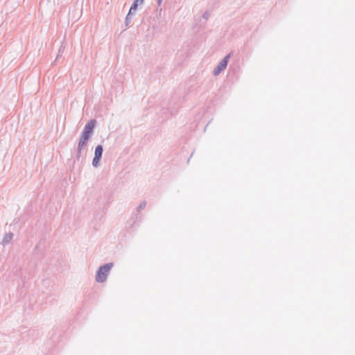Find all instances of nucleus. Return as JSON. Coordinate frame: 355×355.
<instances>
[{"instance_id": "nucleus-1", "label": "nucleus", "mask_w": 355, "mask_h": 355, "mask_svg": "<svg viewBox=\"0 0 355 355\" xmlns=\"http://www.w3.org/2000/svg\"><path fill=\"white\" fill-rule=\"evenodd\" d=\"M96 125V121L95 119H90L85 125L81 132L76 148V160L78 161L80 158L83 156V153L87 147V144L89 140L93 135Z\"/></svg>"}, {"instance_id": "nucleus-10", "label": "nucleus", "mask_w": 355, "mask_h": 355, "mask_svg": "<svg viewBox=\"0 0 355 355\" xmlns=\"http://www.w3.org/2000/svg\"><path fill=\"white\" fill-rule=\"evenodd\" d=\"M137 10H132V8L130 7V10H129V12H128V15H131L132 13H134Z\"/></svg>"}, {"instance_id": "nucleus-5", "label": "nucleus", "mask_w": 355, "mask_h": 355, "mask_svg": "<svg viewBox=\"0 0 355 355\" xmlns=\"http://www.w3.org/2000/svg\"><path fill=\"white\" fill-rule=\"evenodd\" d=\"M231 54L227 55L218 64L217 67H227Z\"/></svg>"}, {"instance_id": "nucleus-6", "label": "nucleus", "mask_w": 355, "mask_h": 355, "mask_svg": "<svg viewBox=\"0 0 355 355\" xmlns=\"http://www.w3.org/2000/svg\"><path fill=\"white\" fill-rule=\"evenodd\" d=\"M146 206V202L143 201L140 203V205L137 207V211L138 212H140L142 209H144Z\"/></svg>"}, {"instance_id": "nucleus-7", "label": "nucleus", "mask_w": 355, "mask_h": 355, "mask_svg": "<svg viewBox=\"0 0 355 355\" xmlns=\"http://www.w3.org/2000/svg\"><path fill=\"white\" fill-rule=\"evenodd\" d=\"M225 69V68H215V69H214V71H213V74H214V76H218V75L221 73V71H222L223 69Z\"/></svg>"}, {"instance_id": "nucleus-4", "label": "nucleus", "mask_w": 355, "mask_h": 355, "mask_svg": "<svg viewBox=\"0 0 355 355\" xmlns=\"http://www.w3.org/2000/svg\"><path fill=\"white\" fill-rule=\"evenodd\" d=\"M12 238H13L12 233H11V232L6 233L3 238V240H2V243H1L2 245H8L11 241Z\"/></svg>"}, {"instance_id": "nucleus-8", "label": "nucleus", "mask_w": 355, "mask_h": 355, "mask_svg": "<svg viewBox=\"0 0 355 355\" xmlns=\"http://www.w3.org/2000/svg\"><path fill=\"white\" fill-rule=\"evenodd\" d=\"M139 4H140L139 1H137V0H134V2L131 6L132 10H137Z\"/></svg>"}, {"instance_id": "nucleus-2", "label": "nucleus", "mask_w": 355, "mask_h": 355, "mask_svg": "<svg viewBox=\"0 0 355 355\" xmlns=\"http://www.w3.org/2000/svg\"><path fill=\"white\" fill-rule=\"evenodd\" d=\"M113 265V263H107L101 266L96 272V281L99 283L105 282Z\"/></svg>"}, {"instance_id": "nucleus-3", "label": "nucleus", "mask_w": 355, "mask_h": 355, "mask_svg": "<svg viewBox=\"0 0 355 355\" xmlns=\"http://www.w3.org/2000/svg\"><path fill=\"white\" fill-rule=\"evenodd\" d=\"M103 152V146L101 145H98L95 148L94 157L92 160V165L94 167H98L99 166V162L102 157Z\"/></svg>"}, {"instance_id": "nucleus-11", "label": "nucleus", "mask_w": 355, "mask_h": 355, "mask_svg": "<svg viewBox=\"0 0 355 355\" xmlns=\"http://www.w3.org/2000/svg\"><path fill=\"white\" fill-rule=\"evenodd\" d=\"M137 1H139V3L141 4L144 1V0H137Z\"/></svg>"}, {"instance_id": "nucleus-12", "label": "nucleus", "mask_w": 355, "mask_h": 355, "mask_svg": "<svg viewBox=\"0 0 355 355\" xmlns=\"http://www.w3.org/2000/svg\"><path fill=\"white\" fill-rule=\"evenodd\" d=\"M161 1H162V0H159V2H161Z\"/></svg>"}, {"instance_id": "nucleus-9", "label": "nucleus", "mask_w": 355, "mask_h": 355, "mask_svg": "<svg viewBox=\"0 0 355 355\" xmlns=\"http://www.w3.org/2000/svg\"><path fill=\"white\" fill-rule=\"evenodd\" d=\"M130 21V15H127L125 17V24L128 26Z\"/></svg>"}]
</instances>
